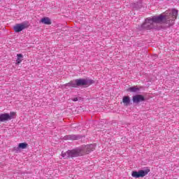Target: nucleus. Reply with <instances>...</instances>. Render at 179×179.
<instances>
[{
	"label": "nucleus",
	"instance_id": "obj_1",
	"mask_svg": "<svg viewBox=\"0 0 179 179\" xmlns=\"http://www.w3.org/2000/svg\"><path fill=\"white\" fill-rule=\"evenodd\" d=\"M178 10L176 9L168 10L158 16L148 17L145 22L141 24V30H152L155 29L159 30L160 27L157 24H165L166 27H171L174 24V21L177 19Z\"/></svg>",
	"mask_w": 179,
	"mask_h": 179
},
{
	"label": "nucleus",
	"instance_id": "obj_2",
	"mask_svg": "<svg viewBox=\"0 0 179 179\" xmlns=\"http://www.w3.org/2000/svg\"><path fill=\"white\" fill-rule=\"evenodd\" d=\"M96 145L90 144L87 145H83L73 150H70L66 152H62V156L64 159H69V157H79V156H85L89 155L90 152H93Z\"/></svg>",
	"mask_w": 179,
	"mask_h": 179
},
{
	"label": "nucleus",
	"instance_id": "obj_3",
	"mask_svg": "<svg viewBox=\"0 0 179 179\" xmlns=\"http://www.w3.org/2000/svg\"><path fill=\"white\" fill-rule=\"evenodd\" d=\"M150 173V169H147L145 170H140L138 171H133L131 173V176L134 178H140V177L143 178L145 176H148V173Z\"/></svg>",
	"mask_w": 179,
	"mask_h": 179
},
{
	"label": "nucleus",
	"instance_id": "obj_4",
	"mask_svg": "<svg viewBox=\"0 0 179 179\" xmlns=\"http://www.w3.org/2000/svg\"><path fill=\"white\" fill-rule=\"evenodd\" d=\"M77 87L79 86H90V85H93L94 81L90 79H85V78H80L76 79Z\"/></svg>",
	"mask_w": 179,
	"mask_h": 179
},
{
	"label": "nucleus",
	"instance_id": "obj_5",
	"mask_svg": "<svg viewBox=\"0 0 179 179\" xmlns=\"http://www.w3.org/2000/svg\"><path fill=\"white\" fill-rule=\"evenodd\" d=\"M13 116H15L14 112L10 113V115L8 113L0 114V122H5V121H9V120L13 118Z\"/></svg>",
	"mask_w": 179,
	"mask_h": 179
},
{
	"label": "nucleus",
	"instance_id": "obj_6",
	"mask_svg": "<svg viewBox=\"0 0 179 179\" xmlns=\"http://www.w3.org/2000/svg\"><path fill=\"white\" fill-rule=\"evenodd\" d=\"M29 27V25L27 24L22 22L20 24H17L13 27L14 31L15 33H20V31L24 30V29H27Z\"/></svg>",
	"mask_w": 179,
	"mask_h": 179
},
{
	"label": "nucleus",
	"instance_id": "obj_7",
	"mask_svg": "<svg viewBox=\"0 0 179 179\" xmlns=\"http://www.w3.org/2000/svg\"><path fill=\"white\" fill-rule=\"evenodd\" d=\"M141 101H145V96L141 94H137L133 96V102L138 104Z\"/></svg>",
	"mask_w": 179,
	"mask_h": 179
},
{
	"label": "nucleus",
	"instance_id": "obj_8",
	"mask_svg": "<svg viewBox=\"0 0 179 179\" xmlns=\"http://www.w3.org/2000/svg\"><path fill=\"white\" fill-rule=\"evenodd\" d=\"M64 138L68 141H78V139H79V136L71 134V135L66 136Z\"/></svg>",
	"mask_w": 179,
	"mask_h": 179
},
{
	"label": "nucleus",
	"instance_id": "obj_9",
	"mask_svg": "<svg viewBox=\"0 0 179 179\" xmlns=\"http://www.w3.org/2000/svg\"><path fill=\"white\" fill-rule=\"evenodd\" d=\"M66 86H69V87H78V83H76V80L65 84L64 85H63V87H66Z\"/></svg>",
	"mask_w": 179,
	"mask_h": 179
},
{
	"label": "nucleus",
	"instance_id": "obj_10",
	"mask_svg": "<svg viewBox=\"0 0 179 179\" xmlns=\"http://www.w3.org/2000/svg\"><path fill=\"white\" fill-rule=\"evenodd\" d=\"M141 90V88L138 87V86L130 87L127 91L131 92V93H138Z\"/></svg>",
	"mask_w": 179,
	"mask_h": 179
},
{
	"label": "nucleus",
	"instance_id": "obj_11",
	"mask_svg": "<svg viewBox=\"0 0 179 179\" xmlns=\"http://www.w3.org/2000/svg\"><path fill=\"white\" fill-rule=\"evenodd\" d=\"M41 22L43 23V24H51V20L47 17L42 18Z\"/></svg>",
	"mask_w": 179,
	"mask_h": 179
},
{
	"label": "nucleus",
	"instance_id": "obj_12",
	"mask_svg": "<svg viewBox=\"0 0 179 179\" xmlns=\"http://www.w3.org/2000/svg\"><path fill=\"white\" fill-rule=\"evenodd\" d=\"M17 59H16V64L19 65L22 61H23V55L22 54H18L17 55Z\"/></svg>",
	"mask_w": 179,
	"mask_h": 179
},
{
	"label": "nucleus",
	"instance_id": "obj_13",
	"mask_svg": "<svg viewBox=\"0 0 179 179\" xmlns=\"http://www.w3.org/2000/svg\"><path fill=\"white\" fill-rule=\"evenodd\" d=\"M122 101L124 106H128L131 103V99H129V96H124Z\"/></svg>",
	"mask_w": 179,
	"mask_h": 179
},
{
	"label": "nucleus",
	"instance_id": "obj_14",
	"mask_svg": "<svg viewBox=\"0 0 179 179\" xmlns=\"http://www.w3.org/2000/svg\"><path fill=\"white\" fill-rule=\"evenodd\" d=\"M18 148H20V149H26V148H27V143H20Z\"/></svg>",
	"mask_w": 179,
	"mask_h": 179
},
{
	"label": "nucleus",
	"instance_id": "obj_15",
	"mask_svg": "<svg viewBox=\"0 0 179 179\" xmlns=\"http://www.w3.org/2000/svg\"><path fill=\"white\" fill-rule=\"evenodd\" d=\"M73 101H78V98L73 99Z\"/></svg>",
	"mask_w": 179,
	"mask_h": 179
}]
</instances>
